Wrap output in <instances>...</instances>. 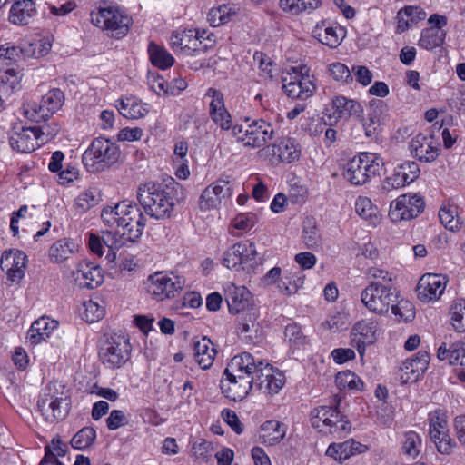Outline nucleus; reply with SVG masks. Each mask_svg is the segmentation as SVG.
Instances as JSON below:
<instances>
[{"label": "nucleus", "instance_id": "f257e3e1", "mask_svg": "<svg viewBox=\"0 0 465 465\" xmlns=\"http://www.w3.org/2000/svg\"><path fill=\"white\" fill-rule=\"evenodd\" d=\"M255 359L249 352L235 355L228 363L221 380V390L226 398L242 401L253 386Z\"/></svg>", "mask_w": 465, "mask_h": 465}, {"label": "nucleus", "instance_id": "f03ea898", "mask_svg": "<svg viewBox=\"0 0 465 465\" xmlns=\"http://www.w3.org/2000/svg\"><path fill=\"white\" fill-rule=\"evenodd\" d=\"M70 398L63 384L50 382L38 400V409L47 421L64 420L70 410Z\"/></svg>", "mask_w": 465, "mask_h": 465}, {"label": "nucleus", "instance_id": "7ed1b4c3", "mask_svg": "<svg viewBox=\"0 0 465 465\" xmlns=\"http://www.w3.org/2000/svg\"><path fill=\"white\" fill-rule=\"evenodd\" d=\"M130 213L123 216V224H120L123 232H106L104 233V242L110 249H118L124 244L125 241L134 242L139 239L145 226V217L136 204L127 201Z\"/></svg>", "mask_w": 465, "mask_h": 465}, {"label": "nucleus", "instance_id": "20e7f679", "mask_svg": "<svg viewBox=\"0 0 465 465\" xmlns=\"http://www.w3.org/2000/svg\"><path fill=\"white\" fill-rule=\"evenodd\" d=\"M137 199L145 213L155 219L170 217L173 203L160 184L146 183L139 186Z\"/></svg>", "mask_w": 465, "mask_h": 465}, {"label": "nucleus", "instance_id": "39448f33", "mask_svg": "<svg viewBox=\"0 0 465 465\" xmlns=\"http://www.w3.org/2000/svg\"><path fill=\"white\" fill-rule=\"evenodd\" d=\"M383 165V160L378 154L361 153L345 164L343 177L353 185H363L379 175Z\"/></svg>", "mask_w": 465, "mask_h": 465}, {"label": "nucleus", "instance_id": "423d86ee", "mask_svg": "<svg viewBox=\"0 0 465 465\" xmlns=\"http://www.w3.org/2000/svg\"><path fill=\"white\" fill-rule=\"evenodd\" d=\"M119 147L104 138L94 139L83 154V163L91 173L102 172L118 162Z\"/></svg>", "mask_w": 465, "mask_h": 465}, {"label": "nucleus", "instance_id": "0eeeda50", "mask_svg": "<svg viewBox=\"0 0 465 465\" xmlns=\"http://www.w3.org/2000/svg\"><path fill=\"white\" fill-rule=\"evenodd\" d=\"M185 286L184 277L173 272H156L147 278V293L157 302L175 298Z\"/></svg>", "mask_w": 465, "mask_h": 465}, {"label": "nucleus", "instance_id": "6e6552de", "mask_svg": "<svg viewBox=\"0 0 465 465\" xmlns=\"http://www.w3.org/2000/svg\"><path fill=\"white\" fill-rule=\"evenodd\" d=\"M397 298V292L392 285L381 282H371L361 293L362 304L368 311L377 315L386 314Z\"/></svg>", "mask_w": 465, "mask_h": 465}, {"label": "nucleus", "instance_id": "1a4fd4ad", "mask_svg": "<svg viewBox=\"0 0 465 465\" xmlns=\"http://www.w3.org/2000/svg\"><path fill=\"white\" fill-rule=\"evenodd\" d=\"M282 89L289 97L306 100L315 92L316 86L310 70L302 65L291 67L282 78Z\"/></svg>", "mask_w": 465, "mask_h": 465}, {"label": "nucleus", "instance_id": "9d476101", "mask_svg": "<svg viewBox=\"0 0 465 465\" xmlns=\"http://www.w3.org/2000/svg\"><path fill=\"white\" fill-rule=\"evenodd\" d=\"M311 422L312 427L324 433L343 437L351 430V423L345 420L336 408L321 406L312 411Z\"/></svg>", "mask_w": 465, "mask_h": 465}, {"label": "nucleus", "instance_id": "9b49d317", "mask_svg": "<svg viewBox=\"0 0 465 465\" xmlns=\"http://www.w3.org/2000/svg\"><path fill=\"white\" fill-rule=\"evenodd\" d=\"M256 155L262 162L270 165H277L280 163H292L299 160L301 148L294 139L285 137L272 144L262 147Z\"/></svg>", "mask_w": 465, "mask_h": 465}, {"label": "nucleus", "instance_id": "f8f14e48", "mask_svg": "<svg viewBox=\"0 0 465 465\" xmlns=\"http://www.w3.org/2000/svg\"><path fill=\"white\" fill-rule=\"evenodd\" d=\"M232 134L245 146L258 148L264 147L265 143L272 139L274 129L270 123L258 119L247 124L244 127L234 125Z\"/></svg>", "mask_w": 465, "mask_h": 465}, {"label": "nucleus", "instance_id": "ddd939ff", "mask_svg": "<svg viewBox=\"0 0 465 465\" xmlns=\"http://www.w3.org/2000/svg\"><path fill=\"white\" fill-rule=\"evenodd\" d=\"M92 22L103 30L111 33V36L120 39L125 36L132 25V18L117 8H104L92 14Z\"/></svg>", "mask_w": 465, "mask_h": 465}, {"label": "nucleus", "instance_id": "4468645a", "mask_svg": "<svg viewBox=\"0 0 465 465\" xmlns=\"http://www.w3.org/2000/svg\"><path fill=\"white\" fill-rule=\"evenodd\" d=\"M57 134V128L54 133H46L44 130L39 131V128L35 126L21 127L11 133L9 143L13 149L28 153L39 147L40 143H45L49 139H53Z\"/></svg>", "mask_w": 465, "mask_h": 465}, {"label": "nucleus", "instance_id": "2eb2a0df", "mask_svg": "<svg viewBox=\"0 0 465 465\" xmlns=\"http://www.w3.org/2000/svg\"><path fill=\"white\" fill-rule=\"evenodd\" d=\"M252 372L253 385L264 395L277 394L285 383L284 376L279 370L261 360H255Z\"/></svg>", "mask_w": 465, "mask_h": 465}, {"label": "nucleus", "instance_id": "dca6fc26", "mask_svg": "<svg viewBox=\"0 0 465 465\" xmlns=\"http://www.w3.org/2000/svg\"><path fill=\"white\" fill-rule=\"evenodd\" d=\"M424 209L422 197L414 193L400 195L391 203L389 217L393 223L416 218Z\"/></svg>", "mask_w": 465, "mask_h": 465}, {"label": "nucleus", "instance_id": "f3484780", "mask_svg": "<svg viewBox=\"0 0 465 465\" xmlns=\"http://www.w3.org/2000/svg\"><path fill=\"white\" fill-rule=\"evenodd\" d=\"M64 93L58 88L51 89L42 97L38 107L36 105L25 104L23 106V113L28 119L34 122H40L46 120L50 114L58 111L64 104Z\"/></svg>", "mask_w": 465, "mask_h": 465}, {"label": "nucleus", "instance_id": "a211bd4d", "mask_svg": "<svg viewBox=\"0 0 465 465\" xmlns=\"http://www.w3.org/2000/svg\"><path fill=\"white\" fill-rule=\"evenodd\" d=\"M99 357L107 368H120L129 358L126 341L121 337L107 338L100 346Z\"/></svg>", "mask_w": 465, "mask_h": 465}, {"label": "nucleus", "instance_id": "6ab92c4d", "mask_svg": "<svg viewBox=\"0 0 465 465\" xmlns=\"http://www.w3.org/2000/svg\"><path fill=\"white\" fill-rule=\"evenodd\" d=\"M449 278L443 274H423L417 285L416 292L419 300L424 303L435 302L445 292Z\"/></svg>", "mask_w": 465, "mask_h": 465}, {"label": "nucleus", "instance_id": "aec40b11", "mask_svg": "<svg viewBox=\"0 0 465 465\" xmlns=\"http://www.w3.org/2000/svg\"><path fill=\"white\" fill-rule=\"evenodd\" d=\"M256 255V248L253 242H239L224 252L223 263L231 270H245V266L250 262L254 261Z\"/></svg>", "mask_w": 465, "mask_h": 465}, {"label": "nucleus", "instance_id": "412c9836", "mask_svg": "<svg viewBox=\"0 0 465 465\" xmlns=\"http://www.w3.org/2000/svg\"><path fill=\"white\" fill-rule=\"evenodd\" d=\"M27 257L19 250L5 251L1 256L0 267L6 274L9 282L19 284L25 276Z\"/></svg>", "mask_w": 465, "mask_h": 465}, {"label": "nucleus", "instance_id": "4be33fe9", "mask_svg": "<svg viewBox=\"0 0 465 465\" xmlns=\"http://www.w3.org/2000/svg\"><path fill=\"white\" fill-rule=\"evenodd\" d=\"M72 276L75 285L81 289H94L104 282L101 267L88 261L80 262Z\"/></svg>", "mask_w": 465, "mask_h": 465}, {"label": "nucleus", "instance_id": "5701e85b", "mask_svg": "<svg viewBox=\"0 0 465 465\" xmlns=\"http://www.w3.org/2000/svg\"><path fill=\"white\" fill-rule=\"evenodd\" d=\"M378 330L379 322L373 319H362L353 325L351 335L360 355L364 353L366 345L376 341Z\"/></svg>", "mask_w": 465, "mask_h": 465}, {"label": "nucleus", "instance_id": "b1692460", "mask_svg": "<svg viewBox=\"0 0 465 465\" xmlns=\"http://www.w3.org/2000/svg\"><path fill=\"white\" fill-rule=\"evenodd\" d=\"M411 154L423 162L434 161L440 153V143L433 135L416 134L410 143Z\"/></svg>", "mask_w": 465, "mask_h": 465}, {"label": "nucleus", "instance_id": "393cba45", "mask_svg": "<svg viewBox=\"0 0 465 465\" xmlns=\"http://www.w3.org/2000/svg\"><path fill=\"white\" fill-rule=\"evenodd\" d=\"M232 194L229 183L225 180H218L206 187L199 200V208L202 212H209L219 207L222 198Z\"/></svg>", "mask_w": 465, "mask_h": 465}, {"label": "nucleus", "instance_id": "a878e982", "mask_svg": "<svg viewBox=\"0 0 465 465\" xmlns=\"http://www.w3.org/2000/svg\"><path fill=\"white\" fill-rule=\"evenodd\" d=\"M225 299L228 304L229 312L232 313H240L249 311L252 305V294L244 286H236L230 283L226 289Z\"/></svg>", "mask_w": 465, "mask_h": 465}, {"label": "nucleus", "instance_id": "bb28decb", "mask_svg": "<svg viewBox=\"0 0 465 465\" xmlns=\"http://www.w3.org/2000/svg\"><path fill=\"white\" fill-rule=\"evenodd\" d=\"M437 357L440 361L448 360L450 365L456 366L459 380L465 382V347L453 344L447 348L446 344L443 343L438 349Z\"/></svg>", "mask_w": 465, "mask_h": 465}, {"label": "nucleus", "instance_id": "cd10ccee", "mask_svg": "<svg viewBox=\"0 0 465 465\" xmlns=\"http://www.w3.org/2000/svg\"><path fill=\"white\" fill-rule=\"evenodd\" d=\"M366 450L365 445L351 439L341 443L330 444L326 455L336 461L342 462L355 454L364 452Z\"/></svg>", "mask_w": 465, "mask_h": 465}, {"label": "nucleus", "instance_id": "c85d7f7f", "mask_svg": "<svg viewBox=\"0 0 465 465\" xmlns=\"http://www.w3.org/2000/svg\"><path fill=\"white\" fill-rule=\"evenodd\" d=\"M117 102L119 113L128 119L143 118L149 112L148 104H143L140 99L132 95L121 98Z\"/></svg>", "mask_w": 465, "mask_h": 465}, {"label": "nucleus", "instance_id": "c756f323", "mask_svg": "<svg viewBox=\"0 0 465 465\" xmlns=\"http://www.w3.org/2000/svg\"><path fill=\"white\" fill-rule=\"evenodd\" d=\"M312 34L313 37L320 43L331 48L337 47L345 36L343 28L341 26L326 25L324 22L317 25Z\"/></svg>", "mask_w": 465, "mask_h": 465}, {"label": "nucleus", "instance_id": "7c9ffc66", "mask_svg": "<svg viewBox=\"0 0 465 465\" xmlns=\"http://www.w3.org/2000/svg\"><path fill=\"white\" fill-rule=\"evenodd\" d=\"M57 326L58 322L48 317H41L31 325L27 332V339L31 344L36 345L45 341Z\"/></svg>", "mask_w": 465, "mask_h": 465}, {"label": "nucleus", "instance_id": "2f4dec72", "mask_svg": "<svg viewBox=\"0 0 465 465\" xmlns=\"http://www.w3.org/2000/svg\"><path fill=\"white\" fill-rule=\"evenodd\" d=\"M36 9L32 0H15L9 12V22L24 25L35 15Z\"/></svg>", "mask_w": 465, "mask_h": 465}, {"label": "nucleus", "instance_id": "473e14b6", "mask_svg": "<svg viewBox=\"0 0 465 465\" xmlns=\"http://www.w3.org/2000/svg\"><path fill=\"white\" fill-rule=\"evenodd\" d=\"M216 350L210 339L203 337L193 342V357L203 370L213 365Z\"/></svg>", "mask_w": 465, "mask_h": 465}, {"label": "nucleus", "instance_id": "72a5a7b5", "mask_svg": "<svg viewBox=\"0 0 465 465\" xmlns=\"http://www.w3.org/2000/svg\"><path fill=\"white\" fill-rule=\"evenodd\" d=\"M287 432V427L278 420H267L260 429V440L262 443L273 446L283 440Z\"/></svg>", "mask_w": 465, "mask_h": 465}, {"label": "nucleus", "instance_id": "f704fd0d", "mask_svg": "<svg viewBox=\"0 0 465 465\" xmlns=\"http://www.w3.org/2000/svg\"><path fill=\"white\" fill-rule=\"evenodd\" d=\"M257 315L254 312L248 311L238 321V332L241 339L248 344L254 343L258 338Z\"/></svg>", "mask_w": 465, "mask_h": 465}, {"label": "nucleus", "instance_id": "c9c22d12", "mask_svg": "<svg viewBox=\"0 0 465 465\" xmlns=\"http://www.w3.org/2000/svg\"><path fill=\"white\" fill-rule=\"evenodd\" d=\"M332 106L340 118L354 117L362 120L363 107L356 100L337 96L332 100Z\"/></svg>", "mask_w": 465, "mask_h": 465}, {"label": "nucleus", "instance_id": "e433bc0d", "mask_svg": "<svg viewBox=\"0 0 465 465\" xmlns=\"http://www.w3.org/2000/svg\"><path fill=\"white\" fill-rule=\"evenodd\" d=\"M170 44L174 52H185L190 54L197 50V34L193 30L173 32L170 39Z\"/></svg>", "mask_w": 465, "mask_h": 465}, {"label": "nucleus", "instance_id": "4c0bfd02", "mask_svg": "<svg viewBox=\"0 0 465 465\" xmlns=\"http://www.w3.org/2000/svg\"><path fill=\"white\" fill-rule=\"evenodd\" d=\"M75 243L67 238L54 242L48 250V257L53 263H61L68 260L75 252Z\"/></svg>", "mask_w": 465, "mask_h": 465}, {"label": "nucleus", "instance_id": "58836bf2", "mask_svg": "<svg viewBox=\"0 0 465 465\" xmlns=\"http://www.w3.org/2000/svg\"><path fill=\"white\" fill-rule=\"evenodd\" d=\"M130 213V210L127 205V201H122L114 206H107L102 210L101 218L104 224L109 227L120 228V224H123V216Z\"/></svg>", "mask_w": 465, "mask_h": 465}, {"label": "nucleus", "instance_id": "ea45409f", "mask_svg": "<svg viewBox=\"0 0 465 465\" xmlns=\"http://www.w3.org/2000/svg\"><path fill=\"white\" fill-rule=\"evenodd\" d=\"M51 44L45 40L25 39L20 43L22 59L40 58L46 55L51 50Z\"/></svg>", "mask_w": 465, "mask_h": 465}, {"label": "nucleus", "instance_id": "a19ab883", "mask_svg": "<svg viewBox=\"0 0 465 465\" xmlns=\"http://www.w3.org/2000/svg\"><path fill=\"white\" fill-rule=\"evenodd\" d=\"M237 13L238 9L234 5H221L209 11L207 21L213 27L220 26L232 21Z\"/></svg>", "mask_w": 465, "mask_h": 465}, {"label": "nucleus", "instance_id": "79ce46f5", "mask_svg": "<svg viewBox=\"0 0 465 465\" xmlns=\"http://www.w3.org/2000/svg\"><path fill=\"white\" fill-rule=\"evenodd\" d=\"M450 322L456 332H465V299L452 302L449 309Z\"/></svg>", "mask_w": 465, "mask_h": 465}, {"label": "nucleus", "instance_id": "37998d69", "mask_svg": "<svg viewBox=\"0 0 465 465\" xmlns=\"http://www.w3.org/2000/svg\"><path fill=\"white\" fill-rule=\"evenodd\" d=\"M150 60L154 66L166 69L173 64V57L163 47L151 42L148 46Z\"/></svg>", "mask_w": 465, "mask_h": 465}, {"label": "nucleus", "instance_id": "c03bdc74", "mask_svg": "<svg viewBox=\"0 0 465 465\" xmlns=\"http://www.w3.org/2000/svg\"><path fill=\"white\" fill-rule=\"evenodd\" d=\"M355 211L363 219L375 224L380 221L378 208L366 196H360L355 202Z\"/></svg>", "mask_w": 465, "mask_h": 465}, {"label": "nucleus", "instance_id": "a18cd8bd", "mask_svg": "<svg viewBox=\"0 0 465 465\" xmlns=\"http://www.w3.org/2000/svg\"><path fill=\"white\" fill-rule=\"evenodd\" d=\"M321 4V0H280V7L292 15H298L307 10H315Z\"/></svg>", "mask_w": 465, "mask_h": 465}, {"label": "nucleus", "instance_id": "49530a36", "mask_svg": "<svg viewBox=\"0 0 465 465\" xmlns=\"http://www.w3.org/2000/svg\"><path fill=\"white\" fill-rule=\"evenodd\" d=\"M445 36L446 32L444 30L427 28L422 31L419 45L427 50H431L441 45Z\"/></svg>", "mask_w": 465, "mask_h": 465}, {"label": "nucleus", "instance_id": "de8ad7c7", "mask_svg": "<svg viewBox=\"0 0 465 465\" xmlns=\"http://www.w3.org/2000/svg\"><path fill=\"white\" fill-rule=\"evenodd\" d=\"M335 383L341 390H363L362 381L351 371L338 372L335 376Z\"/></svg>", "mask_w": 465, "mask_h": 465}, {"label": "nucleus", "instance_id": "09e8293b", "mask_svg": "<svg viewBox=\"0 0 465 465\" xmlns=\"http://www.w3.org/2000/svg\"><path fill=\"white\" fill-rule=\"evenodd\" d=\"M96 439V431L94 428L84 427L81 429L71 440V445L76 450H86L91 447Z\"/></svg>", "mask_w": 465, "mask_h": 465}, {"label": "nucleus", "instance_id": "8fccbe9b", "mask_svg": "<svg viewBox=\"0 0 465 465\" xmlns=\"http://www.w3.org/2000/svg\"><path fill=\"white\" fill-rule=\"evenodd\" d=\"M449 432L446 415L440 411H434L430 420V435L431 440H439L440 435Z\"/></svg>", "mask_w": 465, "mask_h": 465}, {"label": "nucleus", "instance_id": "3c124183", "mask_svg": "<svg viewBox=\"0 0 465 465\" xmlns=\"http://www.w3.org/2000/svg\"><path fill=\"white\" fill-rule=\"evenodd\" d=\"M105 309L98 301L90 299L84 302L82 317L86 322H96L103 319Z\"/></svg>", "mask_w": 465, "mask_h": 465}, {"label": "nucleus", "instance_id": "603ef678", "mask_svg": "<svg viewBox=\"0 0 465 465\" xmlns=\"http://www.w3.org/2000/svg\"><path fill=\"white\" fill-rule=\"evenodd\" d=\"M302 238L308 248H314L320 244L321 236L313 218H307L303 223Z\"/></svg>", "mask_w": 465, "mask_h": 465}, {"label": "nucleus", "instance_id": "864d4df0", "mask_svg": "<svg viewBox=\"0 0 465 465\" xmlns=\"http://www.w3.org/2000/svg\"><path fill=\"white\" fill-rule=\"evenodd\" d=\"M421 448V439L420 436L414 431H408L404 434V441L402 444V452L415 459L420 451Z\"/></svg>", "mask_w": 465, "mask_h": 465}, {"label": "nucleus", "instance_id": "5fc2aeb1", "mask_svg": "<svg viewBox=\"0 0 465 465\" xmlns=\"http://www.w3.org/2000/svg\"><path fill=\"white\" fill-rule=\"evenodd\" d=\"M440 223L450 231H457L460 228L455 206H444L439 211Z\"/></svg>", "mask_w": 465, "mask_h": 465}, {"label": "nucleus", "instance_id": "6e6d98bb", "mask_svg": "<svg viewBox=\"0 0 465 465\" xmlns=\"http://www.w3.org/2000/svg\"><path fill=\"white\" fill-rule=\"evenodd\" d=\"M257 222L258 218L254 213H239L232 220V227L240 231V234H242L250 231Z\"/></svg>", "mask_w": 465, "mask_h": 465}, {"label": "nucleus", "instance_id": "4d7b16f0", "mask_svg": "<svg viewBox=\"0 0 465 465\" xmlns=\"http://www.w3.org/2000/svg\"><path fill=\"white\" fill-rule=\"evenodd\" d=\"M390 308L398 320L409 322L415 316L413 305L406 300H401L396 304L394 302Z\"/></svg>", "mask_w": 465, "mask_h": 465}, {"label": "nucleus", "instance_id": "13d9d810", "mask_svg": "<svg viewBox=\"0 0 465 465\" xmlns=\"http://www.w3.org/2000/svg\"><path fill=\"white\" fill-rule=\"evenodd\" d=\"M98 202L99 198L96 192L92 189H88L77 196L74 204L76 209L81 212H86L96 205Z\"/></svg>", "mask_w": 465, "mask_h": 465}, {"label": "nucleus", "instance_id": "bf43d9fd", "mask_svg": "<svg viewBox=\"0 0 465 465\" xmlns=\"http://www.w3.org/2000/svg\"><path fill=\"white\" fill-rule=\"evenodd\" d=\"M406 184H409L406 177L403 175V173L401 172L399 167H397L393 173L383 181L381 188L385 192H390L393 189L403 187Z\"/></svg>", "mask_w": 465, "mask_h": 465}, {"label": "nucleus", "instance_id": "052dcab7", "mask_svg": "<svg viewBox=\"0 0 465 465\" xmlns=\"http://www.w3.org/2000/svg\"><path fill=\"white\" fill-rule=\"evenodd\" d=\"M192 452L197 460L203 462H207L213 456V446L212 442L201 440L200 441L193 443Z\"/></svg>", "mask_w": 465, "mask_h": 465}, {"label": "nucleus", "instance_id": "680f3d73", "mask_svg": "<svg viewBox=\"0 0 465 465\" xmlns=\"http://www.w3.org/2000/svg\"><path fill=\"white\" fill-rule=\"evenodd\" d=\"M404 16L408 17L405 24L406 25H409V23L413 24L420 20H423L426 17V13L417 6H406L398 12L400 22L404 20Z\"/></svg>", "mask_w": 465, "mask_h": 465}, {"label": "nucleus", "instance_id": "e2e57ef3", "mask_svg": "<svg viewBox=\"0 0 465 465\" xmlns=\"http://www.w3.org/2000/svg\"><path fill=\"white\" fill-rule=\"evenodd\" d=\"M303 282L304 281L301 277L296 279L285 277L284 281H280L277 288L281 293L284 295H292L296 293L298 290L302 287Z\"/></svg>", "mask_w": 465, "mask_h": 465}, {"label": "nucleus", "instance_id": "0e129e2a", "mask_svg": "<svg viewBox=\"0 0 465 465\" xmlns=\"http://www.w3.org/2000/svg\"><path fill=\"white\" fill-rule=\"evenodd\" d=\"M430 356L427 351H420L415 358L407 359L404 361L411 364V368L418 375H421L429 366Z\"/></svg>", "mask_w": 465, "mask_h": 465}, {"label": "nucleus", "instance_id": "69168bd1", "mask_svg": "<svg viewBox=\"0 0 465 465\" xmlns=\"http://www.w3.org/2000/svg\"><path fill=\"white\" fill-rule=\"evenodd\" d=\"M138 268V263L135 262L134 256L126 254L121 257V261L117 265L115 272L121 276H128L134 272Z\"/></svg>", "mask_w": 465, "mask_h": 465}, {"label": "nucleus", "instance_id": "338daca9", "mask_svg": "<svg viewBox=\"0 0 465 465\" xmlns=\"http://www.w3.org/2000/svg\"><path fill=\"white\" fill-rule=\"evenodd\" d=\"M205 96L211 98L209 103L210 114L225 108L223 94L221 91L214 88H209L205 94Z\"/></svg>", "mask_w": 465, "mask_h": 465}, {"label": "nucleus", "instance_id": "774afa93", "mask_svg": "<svg viewBox=\"0 0 465 465\" xmlns=\"http://www.w3.org/2000/svg\"><path fill=\"white\" fill-rule=\"evenodd\" d=\"M329 73L338 82H348L351 80V74L349 68L341 63H333L329 65Z\"/></svg>", "mask_w": 465, "mask_h": 465}]
</instances>
